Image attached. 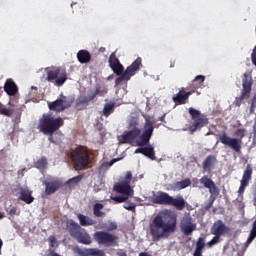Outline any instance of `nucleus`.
<instances>
[{"label": "nucleus", "instance_id": "obj_3", "mask_svg": "<svg viewBox=\"0 0 256 256\" xmlns=\"http://www.w3.org/2000/svg\"><path fill=\"white\" fill-rule=\"evenodd\" d=\"M63 125H65L63 118H55L51 114H43L39 119L37 129L40 133H43V135H49L48 140L50 143H55V141H53V133L59 131Z\"/></svg>", "mask_w": 256, "mask_h": 256}, {"label": "nucleus", "instance_id": "obj_1", "mask_svg": "<svg viewBox=\"0 0 256 256\" xmlns=\"http://www.w3.org/2000/svg\"><path fill=\"white\" fill-rule=\"evenodd\" d=\"M177 231V215L170 210L160 211L150 223V235L153 241L169 239Z\"/></svg>", "mask_w": 256, "mask_h": 256}, {"label": "nucleus", "instance_id": "obj_21", "mask_svg": "<svg viewBox=\"0 0 256 256\" xmlns=\"http://www.w3.org/2000/svg\"><path fill=\"white\" fill-rule=\"evenodd\" d=\"M114 189L117 193H121L122 195H126V197H133V189H131V185L127 182H122L114 186Z\"/></svg>", "mask_w": 256, "mask_h": 256}, {"label": "nucleus", "instance_id": "obj_39", "mask_svg": "<svg viewBox=\"0 0 256 256\" xmlns=\"http://www.w3.org/2000/svg\"><path fill=\"white\" fill-rule=\"evenodd\" d=\"M208 189H209V193L211 194L210 197L211 198L215 197V199H217V196L219 195V188L217 187V185H215V182Z\"/></svg>", "mask_w": 256, "mask_h": 256}, {"label": "nucleus", "instance_id": "obj_38", "mask_svg": "<svg viewBox=\"0 0 256 256\" xmlns=\"http://www.w3.org/2000/svg\"><path fill=\"white\" fill-rule=\"evenodd\" d=\"M190 185H191L190 179H185L176 183L177 189H186V187H189Z\"/></svg>", "mask_w": 256, "mask_h": 256}, {"label": "nucleus", "instance_id": "obj_27", "mask_svg": "<svg viewBox=\"0 0 256 256\" xmlns=\"http://www.w3.org/2000/svg\"><path fill=\"white\" fill-rule=\"evenodd\" d=\"M79 63L85 64L91 61V53L87 50H79L77 53Z\"/></svg>", "mask_w": 256, "mask_h": 256}, {"label": "nucleus", "instance_id": "obj_43", "mask_svg": "<svg viewBox=\"0 0 256 256\" xmlns=\"http://www.w3.org/2000/svg\"><path fill=\"white\" fill-rule=\"evenodd\" d=\"M256 111V94L252 98L251 104H250V109H249V114L250 115H255Z\"/></svg>", "mask_w": 256, "mask_h": 256}, {"label": "nucleus", "instance_id": "obj_51", "mask_svg": "<svg viewBox=\"0 0 256 256\" xmlns=\"http://www.w3.org/2000/svg\"><path fill=\"white\" fill-rule=\"evenodd\" d=\"M253 135H254V137L256 136V118H255V122L253 124Z\"/></svg>", "mask_w": 256, "mask_h": 256}, {"label": "nucleus", "instance_id": "obj_44", "mask_svg": "<svg viewBox=\"0 0 256 256\" xmlns=\"http://www.w3.org/2000/svg\"><path fill=\"white\" fill-rule=\"evenodd\" d=\"M124 209H126L127 211H135L137 204L128 201L123 205Z\"/></svg>", "mask_w": 256, "mask_h": 256}, {"label": "nucleus", "instance_id": "obj_23", "mask_svg": "<svg viewBox=\"0 0 256 256\" xmlns=\"http://www.w3.org/2000/svg\"><path fill=\"white\" fill-rule=\"evenodd\" d=\"M4 91L7 93V95H10L11 97L17 95V84H15V81L13 79H7L4 84Z\"/></svg>", "mask_w": 256, "mask_h": 256}, {"label": "nucleus", "instance_id": "obj_30", "mask_svg": "<svg viewBox=\"0 0 256 256\" xmlns=\"http://www.w3.org/2000/svg\"><path fill=\"white\" fill-rule=\"evenodd\" d=\"M103 204L96 203L93 206V213L95 217H105V212L101 211L103 209Z\"/></svg>", "mask_w": 256, "mask_h": 256}, {"label": "nucleus", "instance_id": "obj_50", "mask_svg": "<svg viewBox=\"0 0 256 256\" xmlns=\"http://www.w3.org/2000/svg\"><path fill=\"white\" fill-rule=\"evenodd\" d=\"M117 161H121V158H114L110 161V166L113 165L114 163H117Z\"/></svg>", "mask_w": 256, "mask_h": 256}, {"label": "nucleus", "instance_id": "obj_29", "mask_svg": "<svg viewBox=\"0 0 256 256\" xmlns=\"http://www.w3.org/2000/svg\"><path fill=\"white\" fill-rule=\"evenodd\" d=\"M115 111V102L107 103L103 108L104 117H109Z\"/></svg>", "mask_w": 256, "mask_h": 256}, {"label": "nucleus", "instance_id": "obj_18", "mask_svg": "<svg viewBox=\"0 0 256 256\" xmlns=\"http://www.w3.org/2000/svg\"><path fill=\"white\" fill-rule=\"evenodd\" d=\"M215 165H217V156L210 154L203 161L202 169L204 173H211L215 169Z\"/></svg>", "mask_w": 256, "mask_h": 256}, {"label": "nucleus", "instance_id": "obj_9", "mask_svg": "<svg viewBox=\"0 0 256 256\" xmlns=\"http://www.w3.org/2000/svg\"><path fill=\"white\" fill-rule=\"evenodd\" d=\"M46 81L54 83L56 87H63L67 81V69L63 67L51 66L46 69Z\"/></svg>", "mask_w": 256, "mask_h": 256}, {"label": "nucleus", "instance_id": "obj_6", "mask_svg": "<svg viewBox=\"0 0 256 256\" xmlns=\"http://www.w3.org/2000/svg\"><path fill=\"white\" fill-rule=\"evenodd\" d=\"M152 203H155L156 205H169L170 207L176 208L177 211H183L186 205L185 198H183V196L173 197L163 191H158L152 197Z\"/></svg>", "mask_w": 256, "mask_h": 256}, {"label": "nucleus", "instance_id": "obj_46", "mask_svg": "<svg viewBox=\"0 0 256 256\" xmlns=\"http://www.w3.org/2000/svg\"><path fill=\"white\" fill-rule=\"evenodd\" d=\"M131 179H133V174L131 172H127L124 183L131 185Z\"/></svg>", "mask_w": 256, "mask_h": 256}, {"label": "nucleus", "instance_id": "obj_31", "mask_svg": "<svg viewBox=\"0 0 256 256\" xmlns=\"http://www.w3.org/2000/svg\"><path fill=\"white\" fill-rule=\"evenodd\" d=\"M143 155L149 159L155 160V149L153 146L144 147Z\"/></svg>", "mask_w": 256, "mask_h": 256}, {"label": "nucleus", "instance_id": "obj_55", "mask_svg": "<svg viewBox=\"0 0 256 256\" xmlns=\"http://www.w3.org/2000/svg\"><path fill=\"white\" fill-rule=\"evenodd\" d=\"M118 256H127V253L121 252V253H118Z\"/></svg>", "mask_w": 256, "mask_h": 256}, {"label": "nucleus", "instance_id": "obj_41", "mask_svg": "<svg viewBox=\"0 0 256 256\" xmlns=\"http://www.w3.org/2000/svg\"><path fill=\"white\" fill-rule=\"evenodd\" d=\"M105 231H115L117 229V223L116 222H110L108 224H104L102 227Z\"/></svg>", "mask_w": 256, "mask_h": 256}, {"label": "nucleus", "instance_id": "obj_16", "mask_svg": "<svg viewBox=\"0 0 256 256\" xmlns=\"http://www.w3.org/2000/svg\"><path fill=\"white\" fill-rule=\"evenodd\" d=\"M251 179H253V167H251V164H247L242 179L240 181V187L238 190V193L240 195H243V193H245V187L249 185V181H251Z\"/></svg>", "mask_w": 256, "mask_h": 256}, {"label": "nucleus", "instance_id": "obj_15", "mask_svg": "<svg viewBox=\"0 0 256 256\" xmlns=\"http://www.w3.org/2000/svg\"><path fill=\"white\" fill-rule=\"evenodd\" d=\"M71 105H73L72 101L66 100V98L65 99L59 98L53 102H49L48 108L50 109V111H54L55 113H61V111H65V109H69Z\"/></svg>", "mask_w": 256, "mask_h": 256}, {"label": "nucleus", "instance_id": "obj_8", "mask_svg": "<svg viewBox=\"0 0 256 256\" xmlns=\"http://www.w3.org/2000/svg\"><path fill=\"white\" fill-rule=\"evenodd\" d=\"M71 159L76 171H83L89 165V149L87 146H78L72 150Z\"/></svg>", "mask_w": 256, "mask_h": 256}, {"label": "nucleus", "instance_id": "obj_13", "mask_svg": "<svg viewBox=\"0 0 256 256\" xmlns=\"http://www.w3.org/2000/svg\"><path fill=\"white\" fill-rule=\"evenodd\" d=\"M101 93V88L97 87L94 92H91L88 94V96H79L76 99V109L78 111H83V109H87L89 106V103L93 101Z\"/></svg>", "mask_w": 256, "mask_h": 256}, {"label": "nucleus", "instance_id": "obj_7", "mask_svg": "<svg viewBox=\"0 0 256 256\" xmlns=\"http://www.w3.org/2000/svg\"><path fill=\"white\" fill-rule=\"evenodd\" d=\"M67 228L70 235L77 241V243H81L82 245H91L93 240L91 239V235L81 227L77 222L73 220H69L67 222Z\"/></svg>", "mask_w": 256, "mask_h": 256}, {"label": "nucleus", "instance_id": "obj_47", "mask_svg": "<svg viewBox=\"0 0 256 256\" xmlns=\"http://www.w3.org/2000/svg\"><path fill=\"white\" fill-rule=\"evenodd\" d=\"M196 89L195 88H190L189 91H184V95H186V98L189 100V97H191V95H193V93H196Z\"/></svg>", "mask_w": 256, "mask_h": 256}, {"label": "nucleus", "instance_id": "obj_48", "mask_svg": "<svg viewBox=\"0 0 256 256\" xmlns=\"http://www.w3.org/2000/svg\"><path fill=\"white\" fill-rule=\"evenodd\" d=\"M215 199H216L215 197L213 198L210 197V202L207 205V209H211V207L213 206V203H215Z\"/></svg>", "mask_w": 256, "mask_h": 256}, {"label": "nucleus", "instance_id": "obj_53", "mask_svg": "<svg viewBox=\"0 0 256 256\" xmlns=\"http://www.w3.org/2000/svg\"><path fill=\"white\" fill-rule=\"evenodd\" d=\"M139 256H151V254H149L147 252H140Z\"/></svg>", "mask_w": 256, "mask_h": 256}, {"label": "nucleus", "instance_id": "obj_34", "mask_svg": "<svg viewBox=\"0 0 256 256\" xmlns=\"http://www.w3.org/2000/svg\"><path fill=\"white\" fill-rule=\"evenodd\" d=\"M200 183L201 185H204V187L206 189H209L211 188V186L215 183L211 180V178L207 177V176H203L201 179H200Z\"/></svg>", "mask_w": 256, "mask_h": 256}, {"label": "nucleus", "instance_id": "obj_24", "mask_svg": "<svg viewBox=\"0 0 256 256\" xmlns=\"http://www.w3.org/2000/svg\"><path fill=\"white\" fill-rule=\"evenodd\" d=\"M77 219L81 227H91V225H95V223H97L95 220H93V218L83 214H77Z\"/></svg>", "mask_w": 256, "mask_h": 256}, {"label": "nucleus", "instance_id": "obj_12", "mask_svg": "<svg viewBox=\"0 0 256 256\" xmlns=\"http://www.w3.org/2000/svg\"><path fill=\"white\" fill-rule=\"evenodd\" d=\"M252 87H253V78H251V76H249V74L244 73L243 80H242L241 95L239 97H236V100H235L237 107H241V103H243V101H245L251 97Z\"/></svg>", "mask_w": 256, "mask_h": 256}, {"label": "nucleus", "instance_id": "obj_36", "mask_svg": "<svg viewBox=\"0 0 256 256\" xmlns=\"http://www.w3.org/2000/svg\"><path fill=\"white\" fill-rule=\"evenodd\" d=\"M0 115H4V117H11V115H13V109L5 108V106L0 104Z\"/></svg>", "mask_w": 256, "mask_h": 256}, {"label": "nucleus", "instance_id": "obj_33", "mask_svg": "<svg viewBox=\"0 0 256 256\" xmlns=\"http://www.w3.org/2000/svg\"><path fill=\"white\" fill-rule=\"evenodd\" d=\"M109 63V67L110 69L115 67L116 65L120 64L121 62L119 61V58H117V56L115 55V52H113L108 60Z\"/></svg>", "mask_w": 256, "mask_h": 256}, {"label": "nucleus", "instance_id": "obj_19", "mask_svg": "<svg viewBox=\"0 0 256 256\" xmlns=\"http://www.w3.org/2000/svg\"><path fill=\"white\" fill-rule=\"evenodd\" d=\"M63 187V183L59 180H51L49 182H45V193L46 195H53L56 191H59Z\"/></svg>", "mask_w": 256, "mask_h": 256}, {"label": "nucleus", "instance_id": "obj_17", "mask_svg": "<svg viewBox=\"0 0 256 256\" xmlns=\"http://www.w3.org/2000/svg\"><path fill=\"white\" fill-rule=\"evenodd\" d=\"M180 229L184 235H191L197 229V224L193 223L191 216H185L181 220Z\"/></svg>", "mask_w": 256, "mask_h": 256}, {"label": "nucleus", "instance_id": "obj_58", "mask_svg": "<svg viewBox=\"0 0 256 256\" xmlns=\"http://www.w3.org/2000/svg\"><path fill=\"white\" fill-rule=\"evenodd\" d=\"M34 89L35 93H37V87H32Z\"/></svg>", "mask_w": 256, "mask_h": 256}, {"label": "nucleus", "instance_id": "obj_26", "mask_svg": "<svg viewBox=\"0 0 256 256\" xmlns=\"http://www.w3.org/2000/svg\"><path fill=\"white\" fill-rule=\"evenodd\" d=\"M203 249H205V238L199 237L192 256H203Z\"/></svg>", "mask_w": 256, "mask_h": 256}, {"label": "nucleus", "instance_id": "obj_56", "mask_svg": "<svg viewBox=\"0 0 256 256\" xmlns=\"http://www.w3.org/2000/svg\"><path fill=\"white\" fill-rule=\"evenodd\" d=\"M170 67H175V61L171 62Z\"/></svg>", "mask_w": 256, "mask_h": 256}, {"label": "nucleus", "instance_id": "obj_25", "mask_svg": "<svg viewBox=\"0 0 256 256\" xmlns=\"http://www.w3.org/2000/svg\"><path fill=\"white\" fill-rule=\"evenodd\" d=\"M203 83H205V76L198 75L195 77V79L192 80V82L189 84L188 89H201L203 87Z\"/></svg>", "mask_w": 256, "mask_h": 256}, {"label": "nucleus", "instance_id": "obj_45", "mask_svg": "<svg viewBox=\"0 0 256 256\" xmlns=\"http://www.w3.org/2000/svg\"><path fill=\"white\" fill-rule=\"evenodd\" d=\"M49 243L50 247H53L54 249L59 247V242H57V238L53 235L49 237Z\"/></svg>", "mask_w": 256, "mask_h": 256}, {"label": "nucleus", "instance_id": "obj_57", "mask_svg": "<svg viewBox=\"0 0 256 256\" xmlns=\"http://www.w3.org/2000/svg\"><path fill=\"white\" fill-rule=\"evenodd\" d=\"M3 217H5V215H3V213L0 212V219H3Z\"/></svg>", "mask_w": 256, "mask_h": 256}, {"label": "nucleus", "instance_id": "obj_40", "mask_svg": "<svg viewBox=\"0 0 256 256\" xmlns=\"http://www.w3.org/2000/svg\"><path fill=\"white\" fill-rule=\"evenodd\" d=\"M111 200L116 203H125V201L129 200V196H111Z\"/></svg>", "mask_w": 256, "mask_h": 256}, {"label": "nucleus", "instance_id": "obj_22", "mask_svg": "<svg viewBox=\"0 0 256 256\" xmlns=\"http://www.w3.org/2000/svg\"><path fill=\"white\" fill-rule=\"evenodd\" d=\"M172 101L176 103V105H187V103H189V99L185 95V88H181L177 94H174Z\"/></svg>", "mask_w": 256, "mask_h": 256}, {"label": "nucleus", "instance_id": "obj_4", "mask_svg": "<svg viewBox=\"0 0 256 256\" xmlns=\"http://www.w3.org/2000/svg\"><path fill=\"white\" fill-rule=\"evenodd\" d=\"M141 67H143V59H141V57L136 58V60L133 61L132 64L126 68V70L121 62L116 64V66H113L111 68L112 71L115 73V75L119 76L115 80V85H121L123 81H131V78L134 77V75H137V72L141 70Z\"/></svg>", "mask_w": 256, "mask_h": 256}, {"label": "nucleus", "instance_id": "obj_11", "mask_svg": "<svg viewBox=\"0 0 256 256\" xmlns=\"http://www.w3.org/2000/svg\"><path fill=\"white\" fill-rule=\"evenodd\" d=\"M94 239L98 245H104L105 247H117V241H119V237L117 235L106 231L95 232Z\"/></svg>", "mask_w": 256, "mask_h": 256}, {"label": "nucleus", "instance_id": "obj_52", "mask_svg": "<svg viewBox=\"0 0 256 256\" xmlns=\"http://www.w3.org/2000/svg\"><path fill=\"white\" fill-rule=\"evenodd\" d=\"M143 152H144V148H137L135 150V153H141L143 155Z\"/></svg>", "mask_w": 256, "mask_h": 256}, {"label": "nucleus", "instance_id": "obj_5", "mask_svg": "<svg viewBox=\"0 0 256 256\" xmlns=\"http://www.w3.org/2000/svg\"><path fill=\"white\" fill-rule=\"evenodd\" d=\"M234 135L237 138L230 137L226 132H223L219 135V141L222 143V145L231 147L235 153H241V148L243 147V139L244 137H247V129L238 128L235 130Z\"/></svg>", "mask_w": 256, "mask_h": 256}, {"label": "nucleus", "instance_id": "obj_14", "mask_svg": "<svg viewBox=\"0 0 256 256\" xmlns=\"http://www.w3.org/2000/svg\"><path fill=\"white\" fill-rule=\"evenodd\" d=\"M210 233L219 237H225V235H231V228L225 225L223 220H217L213 223Z\"/></svg>", "mask_w": 256, "mask_h": 256}, {"label": "nucleus", "instance_id": "obj_35", "mask_svg": "<svg viewBox=\"0 0 256 256\" xmlns=\"http://www.w3.org/2000/svg\"><path fill=\"white\" fill-rule=\"evenodd\" d=\"M221 241H223V238H221V236L214 235V237L207 243V247L211 249V247H214V245L221 243Z\"/></svg>", "mask_w": 256, "mask_h": 256}, {"label": "nucleus", "instance_id": "obj_37", "mask_svg": "<svg viewBox=\"0 0 256 256\" xmlns=\"http://www.w3.org/2000/svg\"><path fill=\"white\" fill-rule=\"evenodd\" d=\"M36 169H45L47 167V158L42 157L35 163Z\"/></svg>", "mask_w": 256, "mask_h": 256}, {"label": "nucleus", "instance_id": "obj_49", "mask_svg": "<svg viewBox=\"0 0 256 256\" xmlns=\"http://www.w3.org/2000/svg\"><path fill=\"white\" fill-rule=\"evenodd\" d=\"M9 215H12V216L17 215V208L15 207L11 208L9 210Z\"/></svg>", "mask_w": 256, "mask_h": 256}, {"label": "nucleus", "instance_id": "obj_20", "mask_svg": "<svg viewBox=\"0 0 256 256\" xmlns=\"http://www.w3.org/2000/svg\"><path fill=\"white\" fill-rule=\"evenodd\" d=\"M19 194L20 201H24V203H27V205H31V203L35 201V198L33 197V191L29 190L28 187L20 188Z\"/></svg>", "mask_w": 256, "mask_h": 256}, {"label": "nucleus", "instance_id": "obj_42", "mask_svg": "<svg viewBox=\"0 0 256 256\" xmlns=\"http://www.w3.org/2000/svg\"><path fill=\"white\" fill-rule=\"evenodd\" d=\"M81 179H83V176L78 175V176L68 180L67 185H69L70 187H71V185H77V183L81 182Z\"/></svg>", "mask_w": 256, "mask_h": 256}, {"label": "nucleus", "instance_id": "obj_10", "mask_svg": "<svg viewBox=\"0 0 256 256\" xmlns=\"http://www.w3.org/2000/svg\"><path fill=\"white\" fill-rule=\"evenodd\" d=\"M189 114L193 121V123L190 124L188 127V131H190L191 135H193V133L197 131H201L203 127H207V125H209V118H207V116H205V114H202L199 110L190 107Z\"/></svg>", "mask_w": 256, "mask_h": 256}, {"label": "nucleus", "instance_id": "obj_32", "mask_svg": "<svg viewBox=\"0 0 256 256\" xmlns=\"http://www.w3.org/2000/svg\"><path fill=\"white\" fill-rule=\"evenodd\" d=\"M139 118L132 116L128 121V129H139Z\"/></svg>", "mask_w": 256, "mask_h": 256}, {"label": "nucleus", "instance_id": "obj_2", "mask_svg": "<svg viewBox=\"0 0 256 256\" xmlns=\"http://www.w3.org/2000/svg\"><path fill=\"white\" fill-rule=\"evenodd\" d=\"M153 131H155V121L146 118L142 134L141 128L131 129L122 135L120 142L123 144L133 143L135 139H138V147H145V145H149V141H151V137H153Z\"/></svg>", "mask_w": 256, "mask_h": 256}, {"label": "nucleus", "instance_id": "obj_54", "mask_svg": "<svg viewBox=\"0 0 256 256\" xmlns=\"http://www.w3.org/2000/svg\"><path fill=\"white\" fill-rule=\"evenodd\" d=\"M99 51L100 53H105V47H100Z\"/></svg>", "mask_w": 256, "mask_h": 256}, {"label": "nucleus", "instance_id": "obj_28", "mask_svg": "<svg viewBox=\"0 0 256 256\" xmlns=\"http://www.w3.org/2000/svg\"><path fill=\"white\" fill-rule=\"evenodd\" d=\"M83 256H105V252L98 248H86L82 252Z\"/></svg>", "mask_w": 256, "mask_h": 256}]
</instances>
